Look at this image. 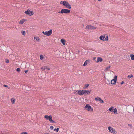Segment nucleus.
Instances as JSON below:
<instances>
[{
    "label": "nucleus",
    "mask_w": 134,
    "mask_h": 134,
    "mask_svg": "<svg viewBox=\"0 0 134 134\" xmlns=\"http://www.w3.org/2000/svg\"><path fill=\"white\" fill-rule=\"evenodd\" d=\"M44 118L47 120H48L50 122L55 123V122L52 119V117L51 115L48 116L47 115H45Z\"/></svg>",
    "instance_id": "1"
},
{
    "label": "nucleus",
    "mask_w": 134,
    "mask_h": 134,
    "mask_svg": "<svg viewBox=\"0 0 134 134\" xmlns=\"http://www.w3.org/2000/svg\"><path fill=\"white\" fill-rule=\"evenodd\" d=\"M52 30L51 29L49 31H46L45 32L43 31L42 32L44 35H45L47 36H49L52 34Z\"/></svg>",
    "instance_id": "2"
},
{
    "label": "nucleus",
    "mask_w": 134,
    "mask_h": 134,
    "mask_svg": "<svg viewBox=\"0 0 134 134\" xmlns=\"http://www.w3.org/2000/svg\"><path fill=\"white\" fill-rule=\"evenodd\" d=\"M70 10H68L67 9H62L61 11L58 12V13H60L62 14H63L64 13L67 14L70 13Z\"/></svg>",
    "instance_id": "3"
},
{
    "label": "nucleus",
    "mask_w": 134,
    "mask_h": 134,
    "mask_svg": "<svg viewBox=\"0 0 134 134\" xmlns=\"http://www.w3.org/2000/svg\"><path fill=\"white\" fill-rule=\"evenodd\" d=\"M108 129L109 131L113 134H116L117 133L116 131H115V129L111 127H109Z\"/></svg>",
    "instance_id": "4"
},
{
    "label": "nucleus",
    "mask_w": 134,
    "mask_h": 134,
    "mask_svg": "<svg viewBox=\"0 0 134 134\" xmlns=\"http://www.w3.org/2000/svg\"><path fill=\"white\" fill-rule=\"evenodd\" d=\"M85 108L88 111H93V109L91 108V106L89 104H87L86 105Z\"/></svg>",
    "instance_id": "5"
},
{
    "label": "nucleus",
    "mask_w": 134,
    "mask_h": 134,
    "mask_svg": "<svg viewBox=\"0 0 134 134\" xmlns=\"http://www.w3.org/2000/svg\"><path fill=\"white\" fill-rule=\"evenodd\" d=\"M96 29V27L90 25H87L85 28V29L88 30Z\"/></svg>",
    "instance_id": "6"
},
{
    "label": "nucleus",
    "mask_w": 134,
    "mask_h": 134,
    "mask_svg": "<svg viewBox=\"0 0 134 134\" xmlns=\"http://www.w3.org/2000/svg\"><path fill=\"white\" fill-rule=\"evenodd\" d=\"M117 76L116 75L115 76L114 78L113 79L111 80V83L112 84H115L117 80Z\"/></svg>",
    "instance_id": "7"
},
{
    "label": "nucleus",
    "mask_w": 134,
    "mask_h": 134,
    "mask_svg": "<svg viewBox=\"0 0 134 134\" xmlns=\"http://www.w3.org/2000/svg\"><path fill=\"white\" fill-rule=\"evenodd\" d=\"M64 5L68 9H70L71 8V5L67 2L65 4H64Z\"/></svg>",
    "instance_id": "8"
},
{
    "label": "nucleus",
    "mask_w": 134,
    "mask_h": 134,
    "mask_svg": "<svg viewBox=\"0 0 134 134\" xmlns=\"http://www.w3.org/2000/svg\"><path fill=\"white\" fill-rule=\"evenodd\" d=\"M78 93V94L80 95H83V90H77L76 91Z\"/></svg>",
    "instance_id": "9"
},
{
    "label": "nucleus",
    "mask_w": 134,
    "mask_h": 134,
    "mask_svg": "<svg viewBox=\"0 0 134 134\" xmlns=\"http://www.w3.org/2000/svg\"><path fill=\"white\" fill-rule=\"evenodd\" d=\"M103 59L101 57H98L97 58V60L96 62L97 63L99 62H101L102 61Z\"/></svg>",
    "instance_id": "10"
},
{
    "label": "nucleus",
    "mask_w": 134,
    "mask_h": 134,
    "mask_svg": "<svg viewBox=\"0 0 134 134\" xmlns=\"http://www.w3.org/2000/svg\"><path fill=\"white\" fill-rule=\"evenodd\" d=\"M89 63L90 62L88 60H86L83 64V66H85L86 65H87V64H89Z\"/></svg>",
    "instance_id": "11"
},
{
    "label": "nucleus",
    "mask_w": 134,
    "mask_h": 134,
    "mask_svg": "<svg viewBox=\"0 0 134 134\" xmlns=\"http://www.w3.org/2000/svg\"><path fill=\"white\" fill-rule=\"evenodd\" d=\"M105 38V36H103L102 35L100 36L99 37V39L101 40L104 41Z\"/></svg>",
    "instance_id": "12"
},
{
    "label": "nucleus",
    "mask_w": 134,
    "mask_h": 134,
    "mask_svg": "<svg viewBox=\"0 0 134 134\" xmlns=\"http://www.w3.org/2000/svg\"><path fill=\"white\" fill-rule=\"evenodd\" d=\"M114 109V107L112 106L108 110V111H109L111 112H113V110Z\"/></svg>",
    "instance_id": "13"
},
{
    "label": "nucleus",
    "mask_w": 134,
    "mask_h": 134,
    "mask_svg": "<svg viewBox=\"0 0 134 134\" xmlns=\"http://www.w3.org/2000/svg\"><path fill=\"white\" fill-rule=\"evenodd\" d=\"M30 10L29 9H28L25 12V13L27 15L30 14Z\"/></svg>",
    "instance_id": "14"
},
{
    "label": "nucleus",
    "mask_w": 134,
    "mask_h": 134,
    "mask_svg": "<svg viewBox=\"0 0 134 134\" xmlns=\"http://www.w3.org/2000/svg\"><path fill=\"white\" fill-rule=\"evenodd\" d=\"M61 41L62 43L64 45H65V41L63 39H62L61 40Z\"/></svg>",
    "instance_id": "15"
},
{
    "label": "nucleus",
    "mask_w": 134,
    "mask_h": 134,
    "mask_svg": "<svg viewBox=\"0 0 134 134\" xmlns=\"http://www.w3.org/2000/svg\"><path fill=\"white\" fill-rule=\"evenodd\" d=\"M34 40L36 39V41L38 42L40 40V39L38 37H34Z\"/></svg>",
    "instance_id": "16"
},
{
    "label": "nucleus",
    "mask_w": 134,
    "mask_h": 134,
    "mask_svg": "<svg viewBox=\"0 0 134 134\" xmlns=\"http://www.w3.org/2000/svg\"><path fill=\"white\" fill-rule=\"evenodd\" d=\"M11 100L13 104H14L15 101V99H14V98H12V99H11Z\"/></svg>",
    "instance_id": "17"
},
{
    "label": "nucleus",
    "mask_w": 134,
    "mask_h": 134,
    "mask_svg": "<svg viewBox=\"0 0 134 134\" xmlns=\"http://www.w3.org/2000/svg\"><path fill=\"white\" fill-rule=\"evenodd\" d=\"M25 21V20L24 19L21 20L19 22V24H22Z\"/></svg>",
    "instance_id": "18"
},
{
    "label": "nucleus",
    "mask_w": 134,
    "mask_h": 134,
    "mask_svg": "<svg viewBox=\"0 0 134 134\" xmlns=\"http://www.w3.org/2000/svg\"><path fill=\"white\" fill-rule=\"evenodd\" d=\"M89 84H88L85 85L83 87V88L84 89H86L89 86Z\"/></svg>",
    "instance_id": "19"
},
{
    "label": "nucleus",
    "mask_w": 134,
    "mask_h": 134,
    "mask_svg": "<svg viewBox=\"0 0 134 134\" xmlns=\"http://www.w3.org/2000/svg\"><path fill=\"white\" fill-rule=\"evenodd\" d=\"M130 56L131 57V60H134V54H131Z\"/></svg>",
    "instance_id": "20"
},
{
    "label": "nucleus",
    "mask_w": 134,
    "mask_h": 134,
    "mask_svg": "<svg viewBox=\"0 0 134 134\" xmlns=\"http://www.w3.org/2000/svg\"><path fill=\"white\" fill-rule=\"evenodd\" d=\"M99 101L100 102V103H103L104 102L103 101L102 99L100 98H99Z\"/></svg>",
    "instance_id": "21"
},
{
    "label": "nucleus",
    "mask_w": 134,
    "mask_h": 134,
    "mask_svg": "<svg viewBox=\"0 0 134 134\" xmlns=\"http://www.w3.org/2000/svg\"><path fill=\"white\" fill-rule=\"evenodd\" d=\"M66 1H61L60 2V4H63V5H64V4H65L66 3Z\"/></svg>",
    "instance_id": "22"
},
{
    "label": "nucleus",
    "mask_w": 134,
    "mask_h": 134,
    "mask_svg": "<svg viewBox=\"0 0 134 134\" xmlns=\"http://www.w3.org/2000/svg\"><path fill=\"white\" fill-rule=\"evenodd\" d=\"M113 112L115 114H117V113H116L117 112V109L116 108H115L113 110Z\"/></svg>",
    "instance_id": "23"
},
{
    "label": "nucleus",
    "mask_w": 134,
    "mask_h": 134,
    "mask_svg": "<svg viewBox=\"0 0 134 134\" xmlns=\"http://www.w3.org/2000/svg\"><path fill=\"white\" fill-rule=\"evenodd\" d=\"M133 77V75L131 74V75H129L127 76V78L128 79H130L132 77Z\"/></svg>",
    "instance_id": "24"
},
{
    "label": "nucleus",
    "mask_w": 134,
    "mask_h": 134,
    "mask_svg": "<svg viewBox=\"0 0 134 134\" xmlns=\"http://www.w3.org/2000/svg\"><path fill=\"white\" fill-rule=\"evenodd\" d=\"M45 69H47V70H50V68H48L47 66H44V70H45Z\"/></svg>",
    "instance_id": "25"
},
{
    "label": "nucleus",
    "mask_w": 134,
    "mask_h": 134,
    "mask_svg": "<svg viewBox=\"0 0 134 134\" xmlns=\"http://www.w3.org/2000/svg\"><path fill=\"white\" fill-rule=\"evenodd\" d=\"M21 33L23 35L25 36V31H21Z\"/></svg>",
    "instance_id": "26"
},
{
    "label": "nucleus",
    "mask_w": 134,
    "mask_h": 134,
    "mask_svg": "<svg viewBox=\"0 0 134 134\" xmlns=\"http://www.w3.org/2000/svg\"><path fill=\"white\" fill-rule=\"evenodd\" d=\"M83 94H85V95H86V94L87 93V91L86 90H83Z\"/></svg>",
    "instance_id": "27"
},
{
    "label": "nucleus",
    "mask_w": 134,
    "mask_h": 134,
    "mask_svg": "<svg viewBox=\"0 0 134 134\" xmlns=\"http://www.w3.org/2000/svg\"><path fill=\"white\" fill-rule=\"evenodd\" d=\"M43 58V56L42 55H41L40 56V59L41 60H42Z\"/></svg>",
    "instance_id": "28"
},
{
    "label": "nucleus",
    "mask_w": 134,
    "mask_h": 134,
    "mask_svg": "<svg viewBox=\"0 0 134 134\" xmlns=\"http://www.w3.org/2000/svg\"><path fill=\"white\" fill-rule=\"evenodd\" d=\"M30 14H29V15L30 16H31V15H33L34 14V13L32 11H30Z\"/></svg>",
    "instance_id": "29"
},
{
    "label": "nucleus",
    "mask_w": 134,
    "mask_h": 134,
    "mask_svg": "<svg viewBox=\"0 0 134 134\" xmlns=\"http://www.w3.org/2000/svg\"><path fill=\"white\" fill-rule=\"evenodd\" d=\"M59 128H57L56 129H55L54 130V131H55V130H56V132H57L58 131H59Z\"/></svg>",
    "instance_id": "30"
},
{
    "label": "nucleus",
    "mask_w": 134,
    "mask_h": 134,
    "mask_svg": "<svg viewBox=\"0 0 134 134\" xmlns=\"http://www.w3.org/2000/svg\"><path fill=\"white\" fill-rule=\"evenodd\" d=\"M16 71L18 72H19L20 71V68H18L16 69Z\"/></svg>",
    "instance_id": "31"
},
{
    "label": "nucleus",
    "mask_w": 134,
    "mask_h": 134,
    "mask_svg": "<svg viewBox=\"0 0 134 134\" xmlns=\"http://www.w3.org/2000/svg\"><path fill=\"white\" fill-rule=\"evenodd\" d=\"M128 126L130 127L131 129H132V125L130 124H129Z\"/></svg>",
    "instance_id": "32"
},
{
    "label": "nucleus",
    "mask_w": 134,
    "mask_h": 134,
    "mask_svg": "<svg viewBox=\"0 0 134 134\" xmlns=\"http://www.w3.org/2000/svg\"><path fill=\"white\" fill-rule=\"evenodd\" d=\"M105 41H108V36H106V37H105Z\"/></svg>",
    "instance_id": "33"
},
{
    "label": "nucleus",
    "mask_w": 134,
    "mask_h": 134,
    "mask_svg": "<svg viewBox=\"0 0 134 134\" xmlns=\"http://www.w3.org/2000/svg\"><path fill=\"white\" fill-rule=\"evenodd\" d=\"M87 93L86 95L90 93V91L88 90H86Z\"/></svg>",
    "instance_id": "34"
},
{
    "label": "nucleus",
    "mask_w": 134,
    "mask_h": 134,
    "mask_svg": "<svg viewBox=\"0 0 134 134\" xmlns=\"http://www.w3.org/2000/svg\"><path fill=\"white\" fill-rule=\"evenodd\" d=\"M3 86L4 87H8V89H9V87H8V86L7 85H3Z\"/></svg>",
    "instance_id": "35"
},
{
    "label": "nucleus",
    "mask_w": 134,
    "mask_h": 134,
    "mask_svg": "<svg viewBox=\"0 0 134 134\" xmlns=\"http://www.w3.org/2000/svg\"><path fill=\"white\" fill-rule=\"evenodd\" d=\"M99 97H97V98H95V100L96 101H98V100L99 101Z\"/></svg>",
    "instance_id": "36"
},
{
    "label": "nucleus",
    "mask_w": 134,
    "mask_h": 134,
    "mask_svg": "<svg viewBox=\"0 0 134 134\" xmlns=\"http://www.w3.org/2000/svg\"><path fill=\"white\" fill-rule=\"evenodd\" d=\"M21 134H29L26 132H23L21 133Z\"/></svg>",
    "instance_id": "37"
},
{
    "label": "nucleus",
    "mask_w": 134,
    "mask_h": 134,
    "mask_svg": "<svg viewBox=\"0 0 134 134\" xmlns=\"http://www.w3.org/2000/svg\"><path fill=\"white\" fill-rule=\"evenodd\" d=\"M111 66H108V67H107L106 68V70H108L110 68Z\"/></svg>",
    "instance_id": "38"
},
{
    "label": "nucleus",
    "mask_w": 134,
    "mask_h": 134,
    "mask_svg": "<svg viewBox=\"0 0 134 134\" xmlns=\"http://www.w3.org/2000/svg\"><path fill=\"white\" fill-rule=\"evenodd\" d=\"M53 127H53V126H50V129L52 130H53Z\"/></svg>",
    "instance_id": "39"
},
{
    "label": "nucleus",
    "mask_w": 134,
    "mask_h": 134,
    "mask_svg": "<svg viewBox=\"0 0 134 134\" xmlns=\"http://www.w3.org/2000/svg\"><path fill=\"white\" fill-rule=\"evenodd\" d=\"M5 62L7 63H8L9 62V61L8 59H6Z\"/></svg>",
    "instance_id": "40"
},
{
    "label": "nucleus",
    "mask_w": 134,
    "mask_h": 134,
    "mask_svg": "<svg viewBox=\"0 0 134 134\" xmlns=\"http://www.w3.org/2000/svg\"><path fill=\"white\" fill-rule=\"evenodd\" d=\"M44 67H42L41 68V69H42V70L43 71H44L45 70H44Z\"/></svg>",
    "instance_id": "41"
},
{
    "label": "nucleus",
    "mask_w": 134,
    "mask_h": 134,
    "mask_svg": "<svg viewBox=\"0 0 134 134\" xmlns=\"http://www.w3.org/2000/svg\"><path fill=\"white\" fill-rule=\"evenodd\" d=\"M124 83V81H122L121 82V85L123 84Z\"/></svg>",
    "instance_id": "42"
},
{
    "label": "nucleus",
    "mask_w": 134,
    "mask_h": 134,
    "mask_svg": "<svg viewBox=\"0 0 134 134\" xmlns=\"http://www.w3.org/2000/svg\"><path fill=\"white\" fill-rule=\"evenodd\" d=\"M25 73L26 74L28 72V70H26L25 71Z\"/></svg>",
    "instance_id": "43"
},
{
    "label": "nucleus",
    "mask_w": 134,
    "mask_h": 134,
    "mask_svg": "<svg viewBox=\"0 0 134 134\" xmlns=\"http://www.w3.org/2000/svg\"><path fill=\"white\" fill-rule=\"evenodd\" d=\"M98 1H101V0H98Z\"/></svg>",
    "instance_id": "44"
}]
</instances>
